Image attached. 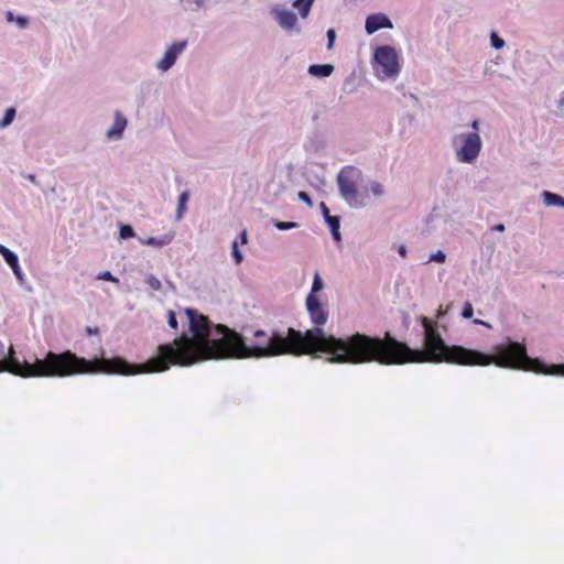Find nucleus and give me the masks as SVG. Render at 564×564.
Returning <instances> with one entry per match:
<instances>
[{
  "label": "nucleus",
  "instance_id": "nucleus-1",
  "mask_svg": "<svg viewBox=\"0 0 564 564\" xmlns=\"http://www.w3.org/2000/svg\"><path fill=\"white\" fill-rule=\"evenodd\" d=\"M192 336L182 334L172 344L160 345L159 355L144 364H130L121 357L87 360L70 351L56 355L50 352L42 360V376L67 377L77 373L104 372L131 376L144 372H162L172 365L192 366L206 360L261 359L291 354L328 355L332 364L360 365L377 361L381 365L408 362H451L463 366H481V352L463 346H447L436 329V324L422 317L424 349H412L393 337H371L356 333L346 337L327 335L319 328L305 333L288 329V336L278 332L268 335L258 329L253 333L256 343L247 344L245 337L224 324H213L194 308L184 311Z\"/></svg>",
  "mask_w": 564,
  "mask_h": 564
},
{
  "label": "nucleus",
  "instance_id": "nucleus-2",
  "mask_svg": "<svg viewBox=\"0 0 564 564\" xmlns=\"http://www.w3.org/2000/svg\"><path fill=\"white\" fill-rule=\"evenodd\" d=\"M362 172L351 165L343 167L337 174V185L340 197L354 209H360L368 205V195L359 191Z\"/></svg>",
  "mask_w": 564,
  "mask_h": 564
},
{
  "label": "nucleus",
  "instance_id": "nucleus-3",
  "mask_svg": "<svg viewBox=\"0 0 564 564\" xmlns=\"http://www.w3.org/2000/svg\"><path fill=\"white\" fill-rule=\"evenodd\" d=\"M451 145L459 163L473 164L481 152L482 140L476 131L457 132L452 137Z\"/></svg>",
  "mask_w": 564,
  "mask_h": 564
},
{
  "label": "nucleus",
  "instance_id": "nucleus-4",
  "mask_svg": "<svg viewBox=\"0 0 564 564\" xmlns=\"http://www.w3.org/2000/svg\"><path fill=\"white\" fill-rule=\"evenodd\" d=\"M375 72L380 80L397 77L400 73L399 56L394 47L379 46L375 51Z\"/></svg>",
  "mask_w": 564,
  "mask_h": 564
},
{
  "label": "nucleus",
  "instance_id": "nucleus-5",
  "mask_svg": "<svg viewBox=\"0 0 564 564\" xmlns=\"http://www.w3.org/2000/svg\"><path fill=\"white\" fill-rule=\"evenodd\" d=\"M8 371L21 377H35V364L21 362L14 357V349L10 346L8 354L4 344L0 340V372Z\"/></svg>",
  "mask_w": 564,
  "mask_h": 564
},
{
  "label": "nucleus",
  "instance_id": "nucleus-6",
  "mask_svg": "<svg viewBox=\"0 0 564 564\" xmlns=\"http://www.w3.org/2000/svg\"><path fill=\"white\" fill-rule=\"evenodd\" d=\"M276 24L289 35H299L302 32V28L299 22L297 15L285 8L275 6L270 10Z\"/></svg>",
  "mask_w": 564,
  "mask_h": 564
},
{
  "label": "nucleus",
  "instance_id": "nucleus-7",
  "mask_svg": "<svg viewBox=\"0 0 564 564\" xmlns=\"http://www.w3.org/2000/svg\"><path fill=\"white\" fill-rule=\"evenodd\" d=\"M188 42L186 40L174 41L167 45L155 63V68L161 73L169 72L177 62L180 56L186 51Z\"/></svg>",
  "mask_w": 564,
  "mask_h": 564
},
{
  "label": "nucleus",
  "instance_id": "nucleus-8",
  "mask_svg": "<svg viewBox=\"0 0 564 564\" xmlns=\"http://www.w3.org/2000/svg\"><path fill=\"white\" fill-rule=\"evenodd\" d=\"M305 306L311 318V322L315 325L314 328H321L325 325L328 319V310L321 302L317 295L307 294L305 300Z\"/></svg>",
  "mask_w": 564,
  "mask_h": 564
},
{
  "label": "nucleus",
  "instance_id": "nucleus-9",
  "mask_svg": "<svg viewBox=\"0 0 564 564\" xmlns=\"http://www.w3.org/2000/svg\"><path fill=\"white\" fill-rule=\"evenodd\" d=\"M0 254L3 257L7 264L12 269L19 284L24 286L26 291L32 292V286L25 283L24 274L19 265L18 256L9 248L0 243Z\"/></svg>",
  "mask_w": 564,
  "mask_h": 564
},
{
  "label": "nucleus",
  "instance_id": "nucleus-10",
  "mask_svg": "<svg viewBox=\"0 0 564 564\" xmlns=\"http://www.w3.org/2000/svg\"><path fill=\"white\" fill-rule=\"evenodd\" d=\"M127 127H128V119L121 111L116 110L113 113L112 126L106 130L105 139L107 141L122 140Z\"/></svg>",
  "mask_w": 564,
  "mask_h": 564
},
{
  "label": "nucleus",
  "instance_id": "nucleus-11",
  "mask_svg": "<svg viewBox=\"0 0 564 564\" xmlns=\"http://www.w3.org/2000/svg\"><path fill=\"white\" fill-rule=\"evenodd\" d=\"M393 23L388 15L383 13L370 14L366 19L365 30L367 34L371 35L380 29H392Z\"/></svg>",
  "mask_w": 564,
  "mask_h": 564
},
{
  "label": "nucleus",
  "instance_id": "nucleus-12",
  "mask_svg": "<svg viewBox=\"0 0 564 564\" xmlns=\"http://www.w3.org/2000/svg\"><path fill=\"white\" fill-rule=\"evenodd\" d=\"M209 0H178L180 8L189 13H197L205 9Z\"/></svg>",
  "mask_w": 564,
  "mask_h": 564
},
{
  "label": "nucleus",
  "instance_id": "nucleus-13",
  "mask_svg": "<svg viewBox=\"0 0 564 564\" xmlns=\"http://www.w3.org/2000/svg\"><path fill=\"white\" fill-rule=\"evenodd\" d=\"M332 64H312L308 66V74L313 77L324 78L329 77L334 73Z\"/></svg>",
  "mask_w": 564,
  "mask_h": 564
},
{
  "label": "nucleus",
  "instance_id": "nucleus-14",
  "mask_svg": "<svg viewBox=\"0 0 564 564\" xmlns=\"http://www.w3.org/2000/svg\"><path fill=\"white\" fill-rule=\"evenodd\" d=\"M365 194H367L368 197L371 195L377 199L382 198L387 193L386 186L382 183L375 180L368 181V183L365 186Z\"/></svg>",
  "mask_w": 564,
  "mask_h": 564
},
{
  "label": "nucleus",
  "instance_id": "nucleus-15",
  "mask_svg": "<svg viewBox=\"0 0 564 564\" xmlns=\"http://www.w3.org/2000/svg\"><path fill=\"white\" fill-rule=\"evenodd\" d=\"M173 239H174L173 234H165L159 238H154V237H151L148 239L139 238V240L142 245L152 246V247H156V248H162V247L171 243L173 241Z\"/></svg>",
  "mask_w": 564,
  "mask_h": 564
},
{
  "label": "nucleus",
  "instance_id": "nucleus-16",
  "mask_svg": "<svg viewBox=\"0 0 564 564\" xmlns=\"http://www.w3.org/2000/svg\"><path fill=\"white\" fill-rule=\"evenodd\" d=\"M314 2L315 0H293L292 7L299 11L302 19H306L310 15Z\"/></svg>",
  "mask_w": 564,
  "mask_h": 564
},
{
  "label": "nucleus",
  "instance_id": "nucleus-17",
  "mask_svg": "<svg viewBox=\"0 0 564 564\" xmlns=\"http://www.w3.org/2000/svg\"><path fill=\"white\" fill-rule=\"evenodd\" d=\"M541 196L543 198V203L546 206H556L562 208L564 205V198L558 194L549 191H543Z\"/></svg>",
  "mask_w": 564,
  "mask_h": 564
},
{
  "label": "nucleus",
  "instance_id": "nucleus-18",
  "mask_svg": "<svg viewBox=\"0 0 564 564\" xmlns=\"http://www.w3.org/2000/svg\"><path fill=\"white\" fill-rule=\"evenodd\" d=\"M6 19L9 23H15L20 30L26 29L30 25V19L24 15H15L12 11L6 13Z\"/></svg>",
  "mask_w": 564,
  "mask_h": 564
},
{
  "label": "nucleus",
  "instance_id": "nucleus-19",
  "mask_svg": "<svg viewBox=\"0 0 564 564\" xmlns=\"http://www.w3.org/2000/svg\"><path fill=\"white\" fill-rule=\"evenodd\" d=\"M17 116V109L14 107H9L4 110L2 119L0 120V130L7 129L14 120Z\"/></svg>",
  "mask_w": 564,
  "mask_h": 564
},
{
  "label": "nucleus",
  "instance_id": "nucleus-20",
  "mask_svg": "<svg viewBox=\"0 0 564 564\" xmlns=\"http://www.w3.org/2000/svg\"><path fill=\"white\" fill-rule=\"evenodd\" d=\"M188 199H189L188 192H183L178 196V204H177L176 216H175L176 220H181L183 218V215L186 212V204H187Z\"/></svg>",
  "mask_w": 564,
  "mask_h": 564
},
{
  "label": "nucleus",
  "instance_id": "nucleus-21",
  "mask_svg": "<svg viewBox=\"0 0 564 564\" xmlns=\"http://www.w3.org/2000/svg\"><path fill=\"white\" fill-rule=\"evenodd\" d=\"M321 208L323 216L325 218V221L328 224L329 228H332V224L340 225V220L338 216H332L329 214L328 207L325 205V203H321Z\"/></svg>",
  "mask_w": 564,
  "mask_h": 564
},
{
  "label": "nucleus",
  "instance_id": "nucleus-22",
  "mask_svg": "<svg viewBox=\"0 0 564 564\" xmlns=\"http://www.w3.org/2000/svg\"><path fill=\"white\" fill-rule=\"evenodd\" d=\"M324 282H323V279L321 278L319 273L316 272L314 274V279H313V283H312V289H311V292L308 294H313V295H317L318 292H321L323 289H324Z\"/></svg>",
  "mask_w": 564,
  "mask_h": 564
},
{
  "label": "nucleus",
  "instance_id": "nucleus-23",
  "mask_svg": "<svg viewBox=\"0 0 564 564\" xmlns=\"http://www.w3.org/2000/svg\"><path fill=\"white\" fill-rule=\"evenodd\" d=\"M490 44L496 50H501L505 47L506 42L501 39L496 32H491L490 34Z\"/></svg>",
  "mask_w": 564,
  "mask_h": 564
},
{
  "label": "nucleus",
  "instance_id": "nucleus-24",
  "mask_svg": "<svg viewBox=\"0 0 564 564\" xmlns=\"http://www.w3.org/2000/svg\"><path fill=\"white\" fill-rule=\"evenodd\" d=\"M273 224L274 227L278 228L279 230H290L299 227V224L294 221L274 220Z\"/></svg>",
  "mask_w": 564,
  "mask_h": 564
},
{
  "label": "nucleus",
  "instance_id": "nucleus-25",
  "mask_svg": "<svg viewBox=\"0 0 564 564\" xmlns=\"http://www.w3.org/2000/svg\"><path fill=\"white\" fill-rule=\"evenodd\" d=\"M231 249H232V258H234L235 263L236 264H240L243 261V254L239 250L238 241L237 240H235L232 242Z\"/></svg>",
  "mask_w": 564,
  "mask_h": 564
},
{
  "label": "nucleus",
  "instance_id": "nucleus-26",
  "mask_svg": "<svg viewBox=\"0 0 564 564\" xmlns=\"http://www.w3.org/2000/svg\"><path fill=\"white\" fill-rule=\"evenodd\" d=\"M446 261V254L438 250L430 256V259L426 261V263L430 262H437V263H444Z\"/></svg>",
  "mask_w": 564,
  "mask_h": 564
},
{
  "label": "nucleus",
  "instance_id": "nucleus-27",
  "mask_svg": "<svg viewBox=\"0 0 564 564\" xmlns=\"http://www.w3.org/2000/svg\"><path fill=\"white\" fill-rule=\"evenodd\" d=\"M145 282H147V284H148L152 290L160 291V290L162 289V283H161V281H160L156 276H154V275H152V274H150V275L147 278Z\"/></svg>",
  "mask_w": 564,
  "mask_h": 564
},
{
  "label": "nucleus",
  "instance_id": "nucleus-28",
  "mask_svg": "<svg viewBox=\"0 0 564 564\" xmlns=\"http://www.w3.org/2000/svg\"><path fill=\"white\" fill-rule=\"evenodd\" d=\"M120 237L122 239H128L134 237V230L130 225H122L120 227Z\"/></svg>",
  "mask_w": 564,
  "mask_h": 564
},
{
  "label": "nucleus",
  "instance_id": "nucleus-29",
  "mask_svg": "<svg viewBox=\"0 0 564 564\" xmlns=\"http://www.w3.org/2000/svg\"><path fill=\"white\" fill-rule=\"evenodd\" d=\"M97 279L98 280L110 281V282H113V283H119V280L116 276H113L110 271L100 272L97 275Z\"/></svg>",
  "mask_w": 564,
  "mask_h": 564
},
{
  "label": "nucleus",
  "instance_id": "nucleus-30",
  "mask_svg": "<svg viewBox=\"0 0 564 564\" xmlns=\"http://www.w3.org/2000/svg\"><path fill=\"white\" fill-rule=\"evenodd\" d=\"M474 315V308L471 303L466 302L463 306L462 316L466 319L471 318Z\"/></svg>",
  "mask_w": 564,
  "mask_h": 564
},
{
  "label": "nucleus",
  "instance_id": "nucleus-31",
  "mask_svg": "<svg viewBox=\"0 0 564 564\" xmlns=\"http://www.w3.org/2000/svg\"><path fill=\"white\" fill-rule=\"evenodd\" d=\"M327 35V50H332L336 40V32L334 29H329Z\"/></svg>",
  "mask_w": 564,
  "mask_h": 564
},
{
  "label": "nucleus",
  "instance_id": "nucleus-32",
  "mask_svg": "<svg viewBox=\"0 0 564 564\" xmlns=\"http://www.w3.org/2000/svg\"><path fill=\"white\" fill-rule=\"evenodd\" d=\"M167 324L171 328L173 329H177V319H176V315L173 311H169L167 312Z\"/></svg>",
  "mask_w": 564,
  "mask_h": 564
},
{
  "label": "nucleus",
  "instance_id": "nucleus-33",
  "mask_svg": "<svg viewBox=\"0 0 564 564\" xmlns=\"http://www.w3.org/2000/svg\"><path fill=\"white\" fill-rule=\"evenodd\" d=\"M339 228H340V225L336 226V224H332L330 231H332L333 239L336 242H340L341 241V235H340Z\"/></svg>",
  "mask_w": 564,
  "mask_h": 564
},
{
  "label": "nucleus",
  "instance_id": "nucleus-34",
  "mask_svg": "<svg viewBox=\"0 0 564 564\" xmlns=\"http://www.w3.org/2000/svg\"><path fill=\"white\" fill-rule=\"evenodd\" d=\"M556 107H557V111H555L554 113L556 116H561L564 110V90L561 93L558 99L556 100Z\"/></svg>",
  "mask_w": 564,
  "mask_h": 564
},
{
  "label": "nucleus",
  "instance_id": "nucleus-35",
  "mask_svg": "<svg viewBox=\"0 0 564 564\" xmlns=\"http://www.w3.org/2000/svg\"><path fill=\"white\" fill-rule=\"evenodd\" d=\"M299 198L302 202L306 203L308 206L313 205V202H312L310 195L306 192H299Z\"/></svg>",
  "mask_w": 564,
  "mask_h": 564
},
{
  "label": "nucleus",
  "instance_id": "nucleus-36",
  "mask_svg": "<svg viewBox=\"0 0 564 564\" xmlns=\"http://www.w3.org/2000/svg\"><path fill=\"white\" fill-rule=\"evenodd\" d=\"M470 127H471L473 131L478 132L480 129V121L478 119L473 120L470 123Z\"/></svg>",
  "mask_w": 564,
  "mask_h": 564
},
{
  "label": "nucleus",
  "instance_id": "nucleus-37",
  "mask_svg": "<svg viewBox=\"0 0 564 564\" xmlns=\"http://www.w3.org/2000/svg\"><path fill=\"white\" fill-rule=\"evenodd\" d=\"M240 242L246 245L248 242V234L246 230H242L239 235Z\"/></svg>",
  "mask_w": 564,
  "mask_h": 564
},
{
  "label": "nucleus",
  "instance_id": "nucleus-38",
  "mask_svg": "<svg viewBox=\"0 0 564 564\" xmlns=\"http://www.w3.org/2000/svg\"><path fill=\"white\" fill-rule=\"evenodd\" d=\"M398 252L401 257H403V258L406 257V247L404 245H400L398 247Z\"/></svg>",
  "mask_w": 564,
  "mask_h": 564
},
{
  "label": "nucleus",
  "instance_id": "nucleus-39",
  "mask_svg": "<svg viewBox=\"0 0 564 564\" xmlns=\"http://www.w3.org/2000/svg\"><path fill=\"white\" fill-rule=\"evenodd\" d=\"M492 229L499 232H503L506 230V227L503 224H497L492 227Z\"/></svg>",
  "mask_w": 564,
  "mask_h": 564
},
{
  "label": "nucleus",
  "instance_id": "nucleus-40",
  "mask_svg": "<svg viewBox=\"0 0 564 564\" xmlns=\"http://www.w3.org/2000/svg\"><path fill=\"white\" fill-rule=\"evenodd\" d=\"M283 191V185L282 184H278L276 187L274 188V195L278 196L281 192Z\"/></svg>",
  "mask_w": 564,
  "mask_h": 564
},
{
  "label": "nucleus",
  "instance_id": "nucleus-41",
  "mask_svg": "<svg viewBox=\"0 0 564 564\" xmlns=\"http://www.w3.org/2000/svg\"><path fill=\"white\" fill-rule=\"evenodd\" d=\"M446 313H447V312H446V311H443V308H442V306H441V307L438 308V311H437V316H436V317H437L438 319H441V318H443V317L445 316V314H446Z\"/></svg>",
  "mask_w": 564,
  "mask_h": 564
},
{
  "label": "nucleus",
  "instance_id": "nucleus-42",
  "mask_svg": "<svg viewBox=\"0 0 564 564\" xmlns=\"http://www.w3.org/2000/svg\"><path fill=\"white\" fill-rule=\"evenodd\" d=\"M86 332H87L89 335L98 334V328L87 327Z\"/></svg>",
  "mask_w": 564,
  "mask_h": 564
},
{
  "label": "nucleus",
  "instance_id": "nucleus-43",
  "mask_svg": "<svg viewBox=\"0 0 564 564\" xmlns=\"http://www.w3.org/2000/svg\"><path fill=\"white\" fill-rule=\"evenodd\" d=\"M475 324H481V325H485L487 327H490V324L486 323V322H482V321H479V319H475L474 321Z\"/></svg>",
  "mask_w": 564,
  "mask_h": 564
},
{
  "label": "nucleus",
  "instance_id": "nucleus-44",
  "mask_svg": "<svg viewBox=\"0 0 564 564\" xmlns=\"http://www.w3.org/2000/svg\"><path fill=\"white\" fill-rule=\"evenodd\" d=\"M28 177H29V180H30L31 182H35V181H36V177H35V175H33V174H30Z\"/></svg>",
  "mask_w": 564,
  "mask_h": 564
},
{
  "label": "nucleus",
  "instance_id": "nucleus-45",
  "mask_svg": "<svg viewBox=\"0 0 564 564\" xmlns=\"http://www.w3.org/2000/svg\"><path fill=\"white\" fill-rule=\"evenodd\" d=\"M273 186H274V184H270V185H268L269 191H270V189H271V187H273Z\"/></svg>",
  "mask_w": 564,
  "mask_h": 564
},
{
  "label": "nucleus",
  "instance_id": "nucleus-46",
  "mask_svg": "<svg viewBox=\"0 0 564 564\" xmlns=\"http://www.w3.org/2000/svg\"><path fill=\"white\" fill-rule=\"evenodd\" d=\"M169 286H171L172 289H174L175 286L173 285V283L169 282Z\"/></svg>",
  "mask_w": 564,
  "mask_h": 564
},
{
  "label": "nucleus",
  "instance_id": "nucleus-47",
  "mask_svg": "<svg viewBox=\"0 0 564 564\" xmlns=\"http://www.w3.org/2000/svg\"><path fill=\"white\" fill-rule=\"evenodd\" d=\"M562 208H564V204H563V207H562Z\"/></svg>",
  "mask_w": 564,
  "mask_h": 564
}]
</instances>
